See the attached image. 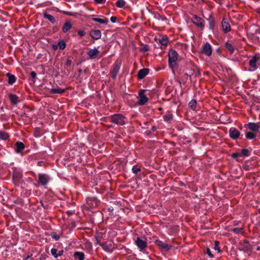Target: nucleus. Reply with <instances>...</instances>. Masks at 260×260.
<instances>
[{
  "instance_id": "f257e3e1",
  "label": "nucleus",
  "mask_w": 260,
  "mask_h": 260,
  "mask_svg": "<svg viewBox=\"0 0 260 260\" xmlns=\"http://www.w3.org/2000/svg\"><path fill=\"white\" fill-rule=\"evenodd\" d=\"M178 54L177 52L174 50H171L169 52L168 56L169 66L172 69L176 66V61L178 59Z\"/></svg>"
},
{
  "instance_id": "f03ea898",
  "label": "nucleus",
  "mask_w": 260,
  "mask_h": 260,
  "mask_svg": "<svg viewBox=\"0 0 260 260\" xmlns=\"http://www.w3.org/2000/svg\"><path fill=\"white\" fill-rule=\"evenodd\" d=\"M111 121L118 125H123L125 123V118L120 114H114L110 117Z\"/></svg>"
},
{
  "instance_id": "7ed1b4c3",
  "label": "nucleus",
  "mask_w": 260,
  "mask_h": 260,
  "mask_svg": "<svg viewBox=\"0 0 260 260\" xmlns=\"http://www.w3.org/2000/svg\"><path fill=\"white\" fill-rule=\"evenodd\" d=\"M229 136L230 138L233 140H236L239 138L241 133L235 127H232L229 129Z\"/></svg>"
},
{
  "instance_id": "20e7f679",
  "label": "nucleus",
  "mask_w": 260,
  "mask_h": 260,
  "mask_svg": "<svg viewBox=\"0 0 260 260\" xmlns=\"http://www.w3.org/2000/svg\"><path fill=\"white\" fill-rule=\"evenodd\" d=\"M244 127L250 129L251 132H253L256 133H257L259 132V128L260 126L258 123L249 122L245 124Z\"/></svg>"
},
{
  "instance_id": "39448f33",
  "label": "nucleus",
  "mask_w": 260,
  "mask_h": 260,
  "mask_svg": "<svg viewBox=\"0 0 260 260\" xmlns=\"http://www.w3.org/2000/svg\"><path fill=\"white\" fill-rule=\"evenodd\" d=\"M145 90H141L139 93L138 96V104L139 105H145L148 101V98L146 96L145 94Z\"/></svg>"
},
{
  "instance_id": "423d86ee",
  "label": "nucleus",
  "mask_w": 260,
  "mask_h": 260,
  "mask_svg": "<svg viewBox=\"0 0 260 260\" xmlns=\"http://www.w3.org/2000/svg\"><path fill=\"white\" fill-rule=\"evenodd\" d=\"M121 63L120 62H116L113 66V68L111 71L110 74L113 79H115L117 75L120 70Z\"/></svg>"
},
{
  "instance_id": "0eeeda50",
  "label": "nucleus",
  "mask_w": 260,
  "mask_h": 260,
  "mask_svg": "<svg viewBox=\"0 0 260 260\" xmlns=\"http://www.w3.org/2000/svg\"><path fill=\"white\" fill-rule=\"evenodd\" d=\"M50 178L47 175L44 174H39L38 175V181L42 185H46L48 184Z\"/></svg>"
},
{
  "instance_id": "6e6552de",
  "label": "nucleus",
  "mask_w": 260,
  "mask_h": 260,
  "mask_svg": "<svg viewBox=\"0 0 260 260\" xmlns=\"http://www.w3.org/2000/svg\"><path fill=\"white\" fill-rule=\"evenodd\" d=\"M135 244L141 251L147 247V242L139 237L136 240Z\"/></svg>"
},
{
  "instance_id": "1a4fd4ad",
  "label": "nucleus",
  "mask_w": 260,
  "mask_h": 260,
  "mask_svg": "<svg viewBox=\"0 0 260 260\" xmlns=\"http://www.w3.org/2000/svg\"><path fill=\"white\" fill-rule=\"evenodd\" d=\"M99 54V50L95 47H94L93 49H90L89 51L87 52V55L90 59L96 58L98 56Z\"/></svg>"
},
{
  "instance_id": "9d476101",
  "label": "nucleus",
  "mask_w": 260,
  "mask_h": 260,
  "mask_svg": "<svg viewBox=\"0 0 260 260\" xmlns=\"http://www.w3.org/2000/svg\"><path fill=\"white\" fill-rule=\"evenodd\" d=\"M191 21L198 27L203 28L204 26L202 19L196 15H194L192 17Z\"/></svg>"
},
{
  "instance_id": "9b49d317",
  "label": "nucleus",
  "mask_w": 260,
  "mask_h": 260,
  "mask_svg": "<svg viewBox=\"0 0 260 260\" xmlns=\"http://www.w3.org/2000/svg\"><path fill=\"white\" fill-rule=\"evenodd\" d=\"M202 52L207 55L211 54V47L209 43H206L202 48Z\"/></svg>"
},
{
  "instance_id": "f8f14e48",
  "label": "nucleus",
  "mask_w": 260,
  "mask_h": 260,
  "mask_svg": "<svg viewBox=\"0 0 260 260\" xmlns=\"http://www.w3.org/2000/svg\"><path fill=\"white\" fill-rule=\"evenodd\" d=\"M156 244L161 249H165L166 250H169L171 248V245H169V244L165 243L160 240H156Z\"/></svg>"
},
{
  "instance_id": "ddd939ff",
  "label": "nucleus",
  "mask_w": 260,
  "mask_h": 260,
  "mask_svg": "<svg viewBox=\"0 0 260 260\" xmlns=\"http://www.w3.org/2000/svg\"><path fill=\"white\" fill-rule=\"evenodd\" d=\"M259 57L257 55H254L252 56V58L249 61V64L251 68H256V62L259 59Z\"/></svg>"
},
{
  "instance_id": "4468645a",
  "label": "nucleus",
  "mask_w": 260,
  "mask_h": 260,
  "mask_svg": "<svg viewBox=\"0 0 260 260\" xmlns=\"http://www.w3.org/2000/svg\"><path fill=\"white\" fill-rule=\"evenodd\" d=\"M221 25L222 30L225 33H227L231 30V26L230 24L226 22L224 19H223L222 21Z\"/></svg>"
},
{
  "instance_id": "2eb2a0df",
  "label": "nucleus",
  "mask_w": 260,
  "mask_h": 260,
  "mask_svg": "<svg viewBox=\"0 0 260 260\" xmlns=\"http://www.w3.org/2000/svg\"><path fill=\"white\" fill-rule=\"evenodd\" d=\"M90 36L95 40L99 39L101 37V32L99 30H93L90 32Z\"/></svg>"
},
{
  "instance_id": "dca6fc26",
  "label": "nucleus",
  "mask_w": 260,
  "mask_h": 260,
  "mask_svg": "<svg viewBox=\"0 0 260 260\" xmlns=\"http://www.w3.org/2000/svg\"><path fill=\"white\" fill-rule=\"evenodd\" d=\"M149 73V70L147 69H144L140 70L138 74L139 79H142L145 77Z\"/></svg>"
},
{
  "instance_id": "f3484780",
  "label": "nucleus",
  "mask_w": 260,
  "mask_h": 260,
  "mask_svg": "<svg viewBox=\"0 0 260 260\" xmlns=\"http://www.w3.org/2000/svg\"><path fill=\"white\" fill-rule=\"evenodd\" d=\"M256 134L257 133L253 132H247V131H246L245 137L248 140H252L257 136Z\"/></svg>"
},
{
  "instance_id": "a211bd4d",
  "label": "nucleus",
  "mask_w": 260,
  "mask_h": 260,
  "mask_svg": "<svg viewBox=\"0 0 260 260\" xmlns=\"http://www.w3.org/2000/svg\"><path fill=\"white\" fill-rule=\"evenodd\" d=\"M74 256L76 260H84L85 258L84 254L82 252H75Z\"/></svg>"
},
{
  "instance_id": "6ab92c4d",
  "label": "nucleus",
  "mask_w": 260,
  "mask_h": 260,
  "mask_svg": "<svg viewBox=\"0 0 260 260\" xmlns=\"http://www.w3.org/2000/svg\"><path fill=\"white\" fill-rule=\"evenodd\" d=\"M9 99L11 102V103L14 104L16 105L19 102L18 98L15 94H10L9 95Z\"/></svg>"
},
{
  "instance_id": "aec40b11",
  "label": "nucleus",
  "mask_w": 260,
  "mask_h": 260,
  "mask_svg": "<svg viewBox=\"0 0 260 260\" xmlns=\"http://www.w3.org/2000/svg\"><path fill=\"white\" fill-rule=\"evenodd\" d=\"M243 245V248L242 250L244 251H251V248H250V243L247 240H245L243 241V243L242 244Z\"/></svg>"
},
{
  "instance_id": "412c9836",
  "label": "nucleus",
  "mask_w": 260,
  "mask_h": 260,
  "mask_svg": "<svg viewBox=\"0 0 260 260\" xmlns=\"http://www.w3.org/2000/svg\"><path fill=\"white\" fill-rule=\"evenodd\" d=\"M72 27V24L71 23V22L70 21H67L63 27H62V31L63 32L66 33L67 32V31H68Z\"/></svg>"
},
{
  "instance_id": "4be33fe9",
  "label": "nucleus",
  "mask_w": 260,
  "mask_h": 260,
  "mask_svg": "<svg viewBox=\"0 0 260 260\" xmlns=\"http://www.w3.org/2000/svg\"><path fill=\"white\" fill-rule=\"evenodd\" d=\"M44 17L45 18L48 19L52 24L55 23L56 22L55 18L51 15L45 13H44Z\"/></svg>"
},
{
  "instance_id": "5701e85b",
  "label": "nucleus",
  "mask_w": 260,
  "mask_h": 260,
  "mask_svg": "<svg viewBox=\"0 0 260 260\" xmlns=\"http://www.w3.org/2000/svg\"><path fill=\"white\" fill-rule=\"evenodd\" d=\"M7 76L8 77V83L10 84H12L16 81V78L14 75L10 73H7Z\"/></svg>"
},
{
  "instance_id": "b1692460",
  "label": "nucleus",
  "mask_w": 260,
  "mask_h": 260,
  "mask_svg": "<svg viewBox=\"0 0 260 260\" xmlns=\"http://www.w3.org/2000/svg\"><path fill=\"white\" fill-rule=\"evenodd\" d=\"M16 151L17 152H19L21 150H22L24 148V144L21 142H17L16 144Z\"/></svg>"
},
{
  "instance_id": "393cba45",
  "label": "nucleus",
  "mask_w": 260,
  "mask_h": 260,
  "mask_svg": "<svg viewBox=\"0 0 260 260\" xmlns=\"http://www.w3.org/2000/svg\"><path fill=\"white\" fill-rule=\"evenodd\" d=\"M50 91L52 93L60 94V93H63L64 92L65 90L58 87V88H52L50 90Z\"/></svg>"
},
{
  "instance_id": "a878e982",
  "label": "nucleus",
  "mask_w": 260,
  "mask_h": 260,
  "mask_svg": "<svg viewBox=\"0 0 260 260\" xmlns=\"http://www.w3.org/2000/svg\"><path fill=\"white\" fill-rule=\"evenodd\" d=\"M92 20L99 22L101 24H106L108 22V20L107 19H100L98 18H92Z\"/></svg>"
},
{
  "instance_id": "bb28decb",
  "label": "nucleus",
  "mask_w": 260,
  "mask_h": 260,
  "mask_svg": "<svg viewBox=\"0 0 260 260\" xmlns=\"http://www.w3.org/2000/svg\"><path fill=\"white\" fill-rule=\"evenodd\" d=\"M240 154L241 156H249L250 155V151L247 149H242Z\"/></svg>"
},
{
  "instance_id": "cd10ccee",
  "label": "nucleus",
  "mask_w": 260,
  "mask_h": 260,
  "mask_svg": "<svg viewBox=\"0 0 260 260\" xmlns=\"http://www.w3.org/2000/svg\"><path fill=\"white\" fill-rule=\"evenodd\" d=\"M215 245L213 247L214 250L217 251L218 253H221L222 251L219 246V242L216 240L215 242Z\"/></svg>"
},
{
  "instance_id": "c85d7f7f",
  "label": "nucleus",
  "mask_w": 260,
  "mask_h": 260,
  "mask_svg": "<svg viewBox=\"0 0 260 260\" xmlns=\"http://www.w3.org/2000/svg\"><path fill=\"white\" fill-rule=\"evenodd\" d=\"M225 47L229 50V51L231 53H233L234 52V48L231 44L228 42H226L225 43Z\"/></svg>"
},
{
  "instance_id": "c756f323",
  "label": "nucleus",
  "mask_w": 260,
  "mask_h": 260,
  "mask_svg": "<svg viewBox=\"0 0 260 260\" xmlns=\"http://www.w3.org/2000/svg\"><path fill=\"white\" fill-rule=\"evenodd\" d=\"M8 137L9 135L6 132L0 131V139L2 140H6Z\"/></svg>"
},
{
  "instance_id": "7c9ffc66",
  "label": "nucleus",
  "mask_w": 260,
  "mask_h": 260,
  "mask_svg": "<svg viewBox=\"0 0 260 260\" xmlns=\"http://www.w3.org/2000/svg\"><path fill=\"white\" fill-rule=\"evenodd\" d=\"M159 42L162 45H166L168 43V38L167 37H162L159 39Z\"/></svg>"
},
{
  "instance_id": "2f4dec72",
  "label": "nucleus",
  "mask_w": 260,
  "mask_h": 260,
  "mask_svg": "<svg viewBox=\"0 0 260 260\" xmlns=\"http://www.w3.org/2000/svg\"><path fill=\"white\" fill-rule=\"evenodd\" d=\"M116 6L117 7H118V8H123L125 5V2L124 0H118L116 2Z\"/></svg>"
},
{
  "instance_id": "473e14b6",
  "label": "nucleus",
  "mask_w": 260,
  "mask_h": 260,
  "mask_svg": "<svg viewBox=\"0 0 260 260\" xmlns=\"http://www.w3.org/2000/svg\"><path fill=\"white\" fill-rule=\"evenodd\" d=\"M58 46L60 49L63 50L66 48V44L64 41L61 40L58 42Z\"/></svg>"
},
{
  "instance_id": "72a5a7b5",
  "label": "nucleus",
  "mask_w": 260,
  "mask_h": 260,
  "mask_svg": "<svg viewBox=\"0 0 260 260\" xmlns=\"http://www.w3.org/2000/svg\"><path fill=\"white\" fill-rule=\"evenodd\" d=\"M196 104H197V102H196V100H192L189 103V106L192 109L194 110V109L196 107Z\"/></svg>"
},
{
  "instance_id": "f704fd0d",
  "label": "nucleus",
  "mask_w": 260,
  "mask_h": 260,
  "mask_svg": "<svg viewBox=\"0 0 260 260\" xmlns=\"http://www.w3.org/2000/svg\"><path fill=\"white\" fill-rule=\"evenodd\" d=\"M173 118L172 114H168L164 116V119L165 121L169 122Z\"/></svg>"
},
{
  "instance_id": "c9c22d12",
  "label": "nucleus",
  "mask_w": 260,
  "mask_h": 260,
  "mask_svg": "<svg viewBox=\"0 0 260 260\" xmlns=\"http://www.w3.org/2000/svg\"><path fill=\"white\" fill-rule=\"evenodd\" d=\"M232 158L236 159L237 161L238 160V158L241 156V154L240 152H235L233 153L231 155Z\"/></svg>"
},
{
  "instance_id": "e433bc0d",
  "label": "nucleus",
  "mask_w": 260,
  "mask_h": 260,
  "mask_svg": "<svg viewBox=\"0 0 260 260\" xmlns=\"http://www.w3.org/2000/svg\"><path fill=\"white\" fill-rule=\"evenodd\" d=\"M140 168H138L137 166H133V168H132V171H133V172L135 174H137L140 171Z\"/></svg>"
},
{
  "instance_id": "4c0bfd02",
  "label": "nucleus",
  "mask_w": 260,
  "mask_h": 260,
  "mask_svg": "<svg viewBox=\"0 0 260 260\" xmlns=\"http://www.w3.org/2000/svg\"><path fill=\"white\" fill-rule=\"evenodd\" d=\"M212 31L214 35V36L217 37V39H219L218 32L217 30H215V27L214 26L213 22L212 21Z\"/></svg>"
},
{
  "instance_id": "58836bf2",
  "label": "nucleus",
  "mask_w": 260,
  "mask_h": 260,
  "mask_svg": "<svg viewBox=\"0 0 260 260\" xmlns=\"http://www.w3.org/2000/svg\"><path fill=\"white\" fill-rule=\"evenodd\" d=\"M51 253L52 255H53L55 258L57 257V250L56 249H55V248L51 249Z\"/></svg>"
},
{
  "instance_id": "ea45409f",
  "label": "nucleus",
  "mask_w": 260,
  "mask_h": 260,
  "mask_svg": "<svg viewBox=\"0 0 260 260\" xmlns=\"http://www.w3.org/2000/svg\"><path fill=\"white\" fill-rule=\"evenodd\" d=\"M242 231V229L239 228H235L233 229L232 230V231L235 233V234H239V233L241 232Z\"/></svg>"
},
{
  "instance_id": "a19ab883",
  "label": "nucleus",
  "mask_w": 260,
  "mask_h": 260,
  "mask_svg": "<svg viewBox=\"0 0 260 260\" xmlns=\"http://www.w3.org/2000/svg\"><path fill=\"white\" fill-rule=\"evenodd\" d=\"M51 236L55 240L57 241L59 239V236L56 234H55V233H53L52 235H51Z\"/></svg>"
},
{
  "instance_id": "79ce46f5",
  "label": "nucleus",
  "mask_w": 260,
  "mask_h": 260,
  "mask_svg": "<svg viewBox=\"0 0 260 260\" xmlns=\"http://www.w3.org/2000/svg\"><path fill=\"white\" fill-rule=\"evenodd\" d=\"M85 246H86V247H87V248H88L89 249H91L92 248L91 244L89 242H86L85 243Z\"/></svg>"
},
{
  "instance_id": "37998d69",
  "label": "nucleus",
  "mask_w": 260,
  "mask_h": 260,
  "mask_svg": "<svg viewBox=\"0 0 260 260\" xmlns=\"http://www.w3.org/2000/svg\"><path fill=\"white\" fill-rule=\"evenodd\" d=\"M215 52L217 55L221 56V50L220 48H217L216 49Z\"/></svg>"
},
{
  "instance_id": "c03bdc74",
  "label": "nucleus",
  "mask_w": 260,
  "mask_h": 260,
  "mask_svg": "<svg viewBox=\"0 0 260 260\" xmlns=\"http://www.w3.org/2000/svg\"><path fill=\"white\" fill-rule=\"evenodd\" d=\"M96 4H103L106 2V0H94Z\"/></svg>"
},
{
  "instance_id": "a18cd8bd",
  "label": "nucleus",
  "mask_w": 260,
  "mask_h": 260,
  "mask_svg": "<svg viewBox=\"0 0 260 260\" xmlns=\"http://www.w3.org/2000/svg\"><path fill=\"white\" fill-rule=\"evenodd\" d=\"M117 18L116 17L112 16L110 18V20L112 23H115L116 21Z\"/></svg>"
},
{
  "instance_id": "49530a36",
  "label": "nucleus",
  "mask_w": 260,
  "mask_h": 260,
  "mask_svg": "<svg viewBox=\"0 0 260 260\" xmlns=\"http://www.w3.org/2000/svg\"><path fill=\"white\" fill-rule=\"evenodd\" d=\"M78 34L80 36H83L85 35V32L83 30H79L78 31Z\"/></svg>"
},
{
  "instance_id": "de8ad7c7",
  "label": "nucleus",
  "mask_w": 260,
  "mask_h": 260,
  "mask_svg": "<svg viewBox=\"0 0 260 260\" xmlns=\"http://www.w3.org/2000/svg\"><path fill=\"white\" fill-rule=\"evenodd\" d=\"M30 75L32 78L35 79L36 77L37 74L35 72L32 71L30 72Z\"/></svg>"
},
{
  "instance_id": "09e8293b",
  "label": "nucleus",
  "mask_w": 260,
  "mask_h": 260,
  "mask_svg": "<svg viewBox=\"0 0 260 260\" xmlns=\"http://www.w3.org/2000/svg\"><path fill=\"white\" fill-rule=\"evenodd\" d=\"M72 63V60L71 59L68 58L67 60V64L68 66H71Z\"/></svg>"
},
{
  "instance_id": "8fccbe9b",
  "label": "nucleus",
  "mask_w": 260,
  "mask_h": 260,
  "mask_svg": "<svg viewBox=\"0 0 260 260\" xmlns=\"http://www.w3.org/2000/svg\"><path fill=\"white\" fill-rule=\"evenodd\" d=\"M63 253V250H60L58 251V252L57 253V257L59 256H61L62 255Z\"/></svg>"
},
{
  "instance_id": "3c124183",
  "label": "nucleus",
  "mask_w": 260,
  "mask_h": 260,
  "mask_svg": "<svg viewBox=\"0 0 260 260\" xmlns=\"http://www.w3.org/2000/svg\"><path fill=\"white\" fill-rule=\"evenodd\" d=\"M207 253L209 256H211V251L209 248H207Z\"/></svg>"
},
{
  "instance_id": "603ef678",
  "label": "nucleus",
  "mask_w": 260,
  "mask_h": 260,
  "mask_svg": "<svg viewBox=\"0 0 260 260\" xmlns=\"http://www.w3.org/2000/svg\"><path fill=\"white\" fill-rule=\"evenodd\" d=\"M63 14H64L66 15H69V16H72L73 15V14L71 13L68 12H63Z\"/></svg>"
},
{
  "instance_id": "864d4df0",
  "label": "nucleus",
  "mask_w": 260,
  "mask_h": 260,
  "mask_svg": "<svg viewBox=\"0 0 260 260\" xmlns=\"http://www.w3.org/2000/svg\"><path fill=\"white\" fill-rule=\"evenodd\" d=\"M58 48V44L57 45H53L52 46V48L53 50H56Z\"/></svg>"
},
{
  "instance_id": "5fc2aeb1",
  "label": "nucleus",
  "mask_w": 260,
  "mask_h": 260,
  "mask_svg": "<svg viewBox=\"0 0 260 260\" xmlns=\"http://www.w3.org/2000/svg\"><path fill=\"white\" fill-rule=\"evenodd\" d=\"M212 43L214 44H218L217 42L216 41H214L213 39L212 40Z\"/></svg>"
},
{
  "instance_id": "6e6d98bb",
  "label": "nucleus",
  "mask_w": 260,
  "mask_h": 260,
  "mask_svg": "<svg viewBox=\"0 0 260 260\" xmlns=\"http://www.w3.org/2000/svg\"><path fill=\"white\" fill-rule=\"evenodd\" d=\"M148 50V49H147V48L146 47H144V48L142 49V50H144V51H146V50Z\"/></svg>"
},
{
  "instance_id": "4d7b16f0",
  "label": "nucleus",
  "mask_w": 260,
  "mask_h": 260,
  "mask_svg": "<svg viewBox=\"0 0 260 260\" xmlns=\"http://www.w3.org/2000/svg\"><path fill=\"white\" fill-rule=\"evenodd\" d=\"M256 250H257V251H259L260 250V246H257L256 247Z\"/></svg>"
},
{
  "instance_id": "13d9d810",
  "label": "nucleus",
  "mask_w": 260,
  "mask_h": 260,
  "mask_svg": "<svg viewBox=\"0 0 260 260\" xmlns=\"http://www.w3.org/2000/svg\"><path fill=\"white\" fill-rule=\"evenodd\" d=\"M258 133H259V135H258L257 137L260 139V131Z\"/></svg>"
},
{
  "instance_id": "bf43d9fd",
  "label": "nucleus",
  "mask_w": 260,
  "mask_h": 260,
  "mask_svg": "<svg viewBox=\"0 0 260 260\" xmlns=\"http://www.w3.org/2000/svg\"><path fill=\"white\" fill-rule=\"evenodd\" d=\"M212 191L215 192V190H214V189L213 186H212Z\"/></svg>"
},
{
  "instance_id": "052dcab7",
  "label": "nucleus",
  "mask_w": 260,
  "mask_h": 260,
  "mask_svg": "<svg viewBox=\"0 0 260 260\" xmlns=\"http://www.w3.org/2000/svg\"><path fill=\"white\" fill-rule=\"evenodd\" d=\"M258 212L260 214V208L258 209Z\"/></svg>"
},
{
  "instance_id": "680f3d73",
  "label": "nucleus",
  "mask_w": 260,
  "mask_h": 260,
  "mask_svg": "<svg viewBox=\"0 0 260 260\" xmlns=\"http://www.w3.org/2000/svg\"><path fill=\"white\" fill-rule=\"evenodd\" d=\"M189 74H192V73H190V72H189Z\"/></svg>"
}]
</instances>
